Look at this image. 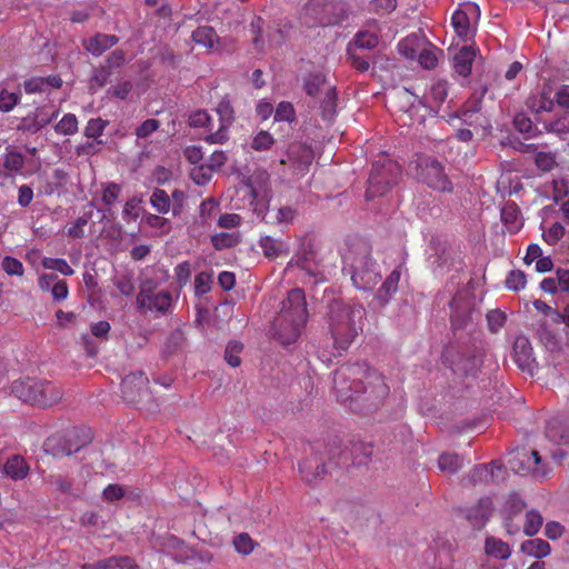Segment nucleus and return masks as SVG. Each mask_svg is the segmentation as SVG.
<instances>
[{
  "label": "nucleus",
  "instance_id": "f257e3e1",
  "mask_svg": "<svg viewBox=\"0 0 569 569\" xmlns=\"http://www.w3.org/2000/svg\"><path fill=\"white\" fill-rule=\"evenodd\" d=\"M350 378H352V383L349 389L355 390V392L362 390L369 399H382L388 395L389 388L379 372L370 369L365 363L353 365L342 367L335 373V386L341 401L351 399L350 396L343 393L345 387L342 386L343 381Z\"/></svg>",
  "mask_w": 569,
  "mask_h": 569
},
{
  "label": "nucleus",
  "instance_id": "f03ea898",
  "mask_svg": "<svg viewBox=\"0 0 569 569\" xmlns=\"http://www.w3.org/2000/svg\"><path fill=\"white\" fill-rule=\"evenodd\" d=\"M365 313L361 305L336 303L331 306L329 328L337 349L346 350L362 331Z\"/></svg>",
  "mask_w": 569,
  "mask_h": 569
},
{
  "label": "nucleus",
  "instance_id": "7ed1b4c3",
  "mask_svg": "<svg viewBox=\"0 0 569 569\" xmlns=\"http://www.w3.org/2000/svg\"><path fill=\"white\" fill-rule=\"evenodd\" d=\"M307 319L305 293L301 289H292L282 302L280 317L274 327L277 338L283 345L296 342Z\"/></svg>",
  "mask_w": 569,
  "mask_h": 569
},
{
  "label": "nucleus",
  "instance_id": "20e7f679",
  "mask_svg": "<svg viewBox=\"0 0 569 569\" xmlns=\"http://www.w3.org/2000/svg\"><path fill=\"white\" fill-rule=\"evenodd\" d=\"M448 123L457 131V138L465 142L470 141L473 134L487 136L491 128L487 117L480 112L478 102L458 113L449 114Z\"/></svg>",
  "mask_w": 569,
  "mask_h": 569
},
{
  "label": "nucleus",
  "instance_id": "39448f33",
  "mask_svg": "<svg viewBox=\"0 0 569 569\" xmlns=\"http://www.w3.org/2000/svg\"><path fill=\"white\" fill-rule=\"evenodd\" d=\"M12 392L23 402L42 407L51 406L62 397L61 390L57 386L32 378L16 381L12 386Z\"/></svg>",
  "mask_w": 569,
  "mask_h": 569
},
{
  "label": "nucleus",
  "instance_id": "423d86ee",
  "mask_svg": "<svg viewBox=\"0 0 569 569\" xmlns=\"http://www.w3.org/2000/svg\"><path fill=\"white\" fill-rule=\"evenodd\" d=\"M410 169L416 177L438 191H451L452 183L443 172L439 161L425 156H419L410 163Z\"/></svg>",
  "mask_w": 569,
  "mask_h": 569
},
{
  "label": "nucleus",
  "instance_id": "0eeeda50",
  "mask_svg": "<svg viewBox=\"0 0 569 569\" xmlns=\"http://www.w3.org/2000/svg\"><path fill=\"white\" fill-rule=\"evenodd\" d=\"M509 467L519 475H532L535 478H545L551 468L542 459L539 451H517L508 461Z\"/></svg>",
  "mask_w": 569,
  "mask_h": 569
},
{
  "label": "nucleus",
  "instance_id": "6e6552de",
  "mask_svg": "<svg viewBox=\"0 0 569 569\" xmlns=\"http://www.w3.org/2000/svg\"><path fill=\"white\" fill-rule=\"evenodd\" d=\"M247 189L250 194V206L257 214L263 213L269 208L271 200L270 177L267 171L258 170L247 180Z\"/></svg>",
  "mask_w": 569,
  "mask_h": 569
},
{
  "label": "nucleus",
  "instance_id": "1a4fd4ad",
  "mask_svg": "<svg viewBox=\"0 0 569 569\" xmlns=\"http://www.w3.org/2000/svg\"><path fill=\"white\" fill-rule=\"evenodd\" d=\"M397 172V163L390 160L382 164L375 163L369 177V187L366 193L367 198H375L376 196L383 194L388 187L396 182Z\"/></svg>",
  "mask_w": 569,
  "mask_h": 569
},
{
  "label": "nucleus",
  "instance_id": "9d476101",
  "mask_svg": "<svg viewBox=\"0 0 569 569\" xmlns=\"http://www.w3.org/2000/svg\"><path fill=\"white\" fill-rule=\"evenodd\" d=\"M351 280L360 290L372 289L380 280L378 266L369 257H358L352 266Z\"/></svg>",
  "mask_w": 569,
  "mask_h": 569
},
{
  "label": "nucleus",
  "instance_id": "9b49d317",
  "mask_svg": "<svg viewBox=\"0 0 569 569\" xmlns=\"http://www.w3.org/2000/svg\"><path fill=\"white\" fill-rule=\"evenodd\" d=\"M90 441V436L79 437L77 430L69 431L64 437L52 436L44 442V450L57 457L69 456L77 452Z\"/></svg>",
  "mask_w": 569,
  "mask_h": 569
},
{
  "label": "nucleus",
  "instance_id": "f8f14e48",
  "mask_svg": "<svg viewBox=\"0 0 569 569\" xmlns=\"http://www.w3.org/2000/svg\"><path fill=\"white\" fill-rule=\"evenodd\" d=\"M480 17L479 7L473 2H467L459 7L452 14L451 23L457 36L463 40L473 36V26Z\"/></svg>",
  "mask_w": 569,
  "mask_h": 569
},
{
  "label": "nucleus",
  "instance_id": "ddd939ff",
  "mask_svg": "<svg viewBox=\"0 0 569 569\" xmlns=\"http://www.w3.org/2000/svg\"><path fill=\"white\" fill-rule=\"evenodd\" d=\"M512 359L518 368L529 375H533L537 369V361L530 341L525 336H518L512 346Z\"/></svg>",
  "mask_w": 569,
  "mask_h": 569
},
{
  "label": "nucleus",
  "instance_id": "4468645a",
  "mask_svg": "<svg viewBox=\"0 0 569 569\" xmlns=\"http://www.w3.org/2000/svg\"><path fill=\"white\" fill-rule=\"evenodd\" d=\"M137 302L142 309L167 312L172 306L173 298L168 291L152 292L150 290L142 289L137 297Z\"/></svg>",
  "mask_w": 569,
  "mask_h": 569
},
{
  "label": "nucleus",
  "instance_id": "2eb2a0df",
  "mask_svg": "<svg viewBox=\"0 0 569 569\" xmlns=\"http://www.w3.org/2000/svg\"><path fill=\"white\" fill-rule=\"evenodd\" d=\"M148 378L139 371L128 375L121 382L123 397L128 401H137L144 391H147Z\"/></svg>",
  "mask_w": 569,
  "mask_h": 569
},
{
  "label": "nucleus",
  "instance_id": "dca6fc26",
  "mask_svg": "<svg viewBox=\"0 0 569 569\" xmlns=\"http://www.w3.org/2000/svg\"><path fill=\"white\" fill-rule=\"evenodd\" d=\"M493 512V506L490 498L480 499L477 505L471 506L467 510V519L476 529H481Z\"/></svg>",
  "mask_w": 569,
  "mask_h": 569
},
{
  "label": "nucleus",
  "instance_id": "f3484780",
  "mask_svg": "<svg viewBox=\"0 0 569 569\" xmlns=\"http://www.w3.org/2000/svg\"><path fill=\"white\" fill-rule=\"evenodd\" d=\"M216 112L219 116V128L216 132L206 137V140L210 143H223L228 139L227 128L232 122V109L229 102L222 101L219 103Z\"/></svg>",
  "mask_w": 569,
  "mask_h": 569
},
{
  "label": "nucleus",
  "instance_id": "a211bd4d",
  "mask_svg": "<svg viewBox=\"0 0 569 569\" xmlns=\"http://www.w3.org/2000/svg\"><path fill=\"white\" fill-rule=\"evenodd\" d=\"M264 220L266 223L274 226H288L296 219V210L291 207L284 206L276 210L269 208L261 214H257Z\"/></svg>",
  "mask_w": 569,
  "mask_h": 569
},
{
  "label": "nucleus",
  "instance_id": "6ab92c4d",
  "mask_svg": "<svg viewBox=\"0 0 569 569\" xmlns=\"http://www.w3.org/2000/svg\"><path fill=\"white\" fill-rule=\"evenodd\" d=\"M528 108L535 112H550L553 109L555 102L552 98V90L549 86L542 88L539 96L531 97L528 102Z\"/></svg>",
  "mask_w": 569,
  "mask_h": 569
},
{
  "label": "nucleus",
  "instance_id": "aec40b11",
  "mask_svg": "<svg viewBox=\"0 0 569 569\" xmlns=\"http://www.w3.org/2000/svg\"><path fill=\"white\" fill-rule=\"evenodd\" d=\"M476 57V50L472 47H462L453 57V68L457 73L467 77L471 72V66Z\"/></svg>",
  "mask_w": 569,
  "mask_h": 569
},
{
  "label": "nucleus",
  "instance_id": "412c9836",
  "mask_svg": "<svg viewBox=\"0 0 569 569\" xmlns=\"http://www.w3.org/2000/svg\"><path fill=\"white\" fill-rule=\"evenodd\" d=\"M425 39L418 33H412L398 43V50L406 59H416L421 48L425 46Z\"/></svg>",
  "mask_w": 569,
  "mask_h": 569
},
{
  "label": "nucleus",
  "instance_id": "4be33fe9",
  "mask_svg": "<svg viewBox=\"0 0 569 569\" xmlns=\"http://www.w3.org/2000/svg\"><path fill=\"white\" fill-rule=\"evenodd\" d=\"M259 244L263 254L270 259L288 253L289 251V247L284 241L272 238L270 236L261 237Z\"/></svg>",
  "mask_w": 569,
  "mask_h": 569
},
{
  "label": "nucleus",
  "instance_id": "5701e85b",
  "mask_svg": "<svg viewBox=\"0 0 569 569\" xmlns=\"http://www.w3.org/2000/svg\"><path fill=\"white\" fill-rule=\"evenodd\" d=\"M520 550L529 557L541 559L550 553L551 548L547 541L535 538L523 541L520 546Z\"/></svg>",
  "mask_w": 569,
  "mask_h": 569
},
{
  "label": "nucleus",
  "instance_id": "b1692460",
  "mask_svg": "<svg viewBox=\"0 0 569 569\" xmlns=\"http://www.w3.org/2000/svg\"><path fill=\"white\" fill-rule=\"evenodd\" d=\"M501 473V466L498 463H492L490 467L486 465H480L473 468L471 473V481L473 483L478 482H490L496 481Z\"/></svg>",
  "mask_w": 569,
  "mask_h": 569
},
{
  "label": "nucleus",
  "instance_id": "393cba45",
  "mask_svg": "<svg viewBox=\"0 0 569 569\" xmlns=\"http://www.w3.org/2000/svg\"><path fill=\"white\" fill-rule=\"evenodd\" d=\"M114 36L97 34L86 42V49L93 56H101L107 49L117 43Z\"/></svg>",
  "mask_w": 569,
  "mask_h": 569
},
{
  "label": "nucleus",
  "instance_id": "a878e982",
  "mask_svg": "<svg viewBox=\"0 0 569 569\" xmlns=\"http://www.w3.org/2000/svg\"><path fill=\"white\" fill-rule=\"evenodd\" d=\"M485 551L488 556L500 560H506L511 555L510 546L496 537H488L486 539Z\"/></svg>",
  "mask_w": 569,
  "mask_h": 569
},
{
  "label": "nucleus",
  "instance_id": "bb28decb",
  "mask_svg": "<svg viewBox=\"0 0 569 569\" xmlns=\"http://www.w3.org/2000/svg\"><path fill=\"white\" fill-rule=\"evenodd\" d=\"M400 280V270L395 269L382 283L378 291L377 299L381 306L386 305L390 296L398 289V282Z\"/></svg>",
  "mask_w": 569,
  "mask_h": 569
},
{
  "label": "nucleus",
  "instance_id": "cd10ccee",
  "mask_svg": "<svg viewBox=\"0 0 569 569\" xmlns=\"http://www.w3.org/2000/svg\"><path fill=\"white\" fill-rule=\"evenodd\" d=\"M4 473L13 480L23 479L29 471V467L27 466L23 458L19 456H13L8 459L4 465Z\"/></svg>",
  "mask_w": 569,
  "mask_h": 569
},
{
  "label": "nucleus",
  "instance_id": "c85d7f7f",
  "mask_svg": "<svg viewBox=\"0 0 569 569\" xmlns=\"http://www.w3.org/2000/svg\"><path fill=\"white\" fill-rule=\"evenodd\" d=\"M547 437L560 446L569 447V426L562 427L558 421H549L546 429Z\"/></svg>",
  "mask_w": 569,
  "mask_h": 569
},
{
  "label": "nucleus",
  "instance_id": "c756f323",
  "mask_svg": "<svg viewBox=\"0 0 569 569\" xmlns=\"http://www.w3.org/2000/svg\"><path fill=\"white\" fill-rule=\"evenodd\" d=\"M525 507V502L518 496H512L507 502L506 510L508 512V518L506 519V529L509 535H515L519 531V526L513 525L511 521V516L520 512Z\"/></svg>",
  "mask_w": 569,
  "mask_h": 569
},
{
  "label": "nucleus",
  "instance_id": "7c9ffc66",
  "mask_svg": "<svg viewBox=\"0 0 569 569\" xmlns=\"http://www.w3.org/2000/svg\"><path fill=\"white\" fill-rule=\"evenodd\" d=\"M192 39L196 43L211 49L214 47L218 37L212 28L200 27L192 32Z\"/></svg>",
  "mask_w": 569,
  "mask_h": 569
},
{
  "label": "nucleus",
  "instance_id": "2f4dec72",
  "mask_svg": "<svg viewBox=\"0 0 569 569\" xmlns=\"http://www.w3.org/2000/svg\"><path fill=\"white\" fill-rule=\"evenodd\" d=\"M151 206L160 213H168L171 201L168 193L162 189H156L150 197Z\"/></svg>",
  "mask_w": 569,
  "mask_h": 569
},
{
  "label": "nucleus",
  "instance_id": "473e14b6",
  "mask_svg": "<svg viewBox=\"0 0 569 569\" xmlns=\"http://www.w3.org/2000/svg\"><path fill=\"white\" fill-rule=\"evenodd\" d=\"M542 526V516L537 510H529L526 512V521L523 525L525 535L535 536Z\"/></svg>",
  "mask_w": 569,
  "mask_h": 569
},
{
  "label": "nucleus",
  "instance_id": "72a5a7b5",
  "mask_svg": "<svg viewBox=\"0 0 569 569\" xmlns=\"http://www.w3.org/2000/svg\"><path fill=\"white\" fill-rule=\"evenodd\" d=\"M41 264L44 269L56 270L63 276H71L74 272L64 259L44 257Z\"/></svg>",
  "mask_w": 569,
  "mask_h": 569
},
{
  "label": "nucleus",
  "instance_id": "f704fd0d",
  "mask_svg": "<svg viewBox=\"0 0 569 569\" xmlns=\"http://www.w3.org/2000/svg\"><path fill=\"white\" fill-rule=\"evenodd\" d=\"M238 241L239 237L236 232H220L211 237V242L213 247L218 250L230 248L237 244Z\"/></svg>",
  "mask_w": 569,
  "mask_h": 569
},
{
  "label": "nucleus",
  "instance_id": "c9c22d12",
  "mask_svg": "<svg viewBox=\"0 0 569 569\" xmlns=\"http://www.w3.org/2000/svg\"><path fill=\"white\" fill-rule=\"evenodd\" d=\"M438 465L441 471L455 473L458 469H460L462 462L457 455L443 453L439 457Z\"/></svg>",
  "mask_w": 569,
  "mask_h": 569
},
{
  "label": "nucleus",
  "instance_id": "e433bc0d",
  "mask_svg": "<svg viewBox=\"0 0 569 569\" xmlns=\"http://www.w3.org/2000/svg\"><path fill=\"white\" fill-rule=\"evenodd\" d=\"M56 131L66 136L76 133L78 131L77 117L72 113L64 114L62 119L57 123Z\"/></svg>",
  "mask_w": 569,
  "mask_h": 569
},
{
  "label": "nucleus",
  "instance_id": "4c0bfd02",
  "mask_svg": "<svg viewBox=\"0 0 569 569\" xmlns=\"http://www.w3.org/2000/svg\"><path fill=\"white\" fill-rule=\"evenodd\" d=\"M417 59L425 69L435 68L438 61L436 50L426 43L418 53Z\"/></svg>",
  "mask_w": 569,
  "mask_h": 569
},
{
  "label": "nucleus",
  "instance_id": "58836bf2",
  "mask_svg": "<svg viewBox=\"0 0 569 569\" xmlns=\"http://www.w3.org/2000/svg\"><path fill=\"white\" fill-rule=\"evenodd\" d=\"M1 267L8 276L21 277L24 273V267L17 258L7 256L1 261Z\"/></svg>",
  "mask_w": 569,
  "mask_h": 569
},
{
  "label": "nucleus",
  "instance_id": "ea45409f",
  "mask_svg": "<svg viewBox=\"0 0 569 569\" xmlns=\"http://www.w3.org/2000/svg\"><path fill=\"white\" fill-rule=\"evenodd\" d=\"M212 172L210 166L199 164L191 169L190 177L197 184L203 186L210 181Z\"/></svg>",
  "mask_w": 569,
  "mask_h": 569
},
{
  "label": "nucleus",
  "instance_id": "a19ab883",
  "mask_svg": "<svg viewBox=\"0 0 569 569\" xmlns=\"http://www.w3.org/2000/svg\"><path fill=\"white\" fill-rule=\"evenodd\" d=\"M144 222L148 227L159 230L161 234H166L171 229V223L168 219L149 213L144 217Z\"/></svg>",
  "mask_w": 569,
  "mask_h": 569
},
{
  "label": "nucleus",
  "instance_id": "79ce46f5",
  "mask_svg": "<svg viewBox=\"0 0 569 569\" xmlns=\"http://www.w3.org/2000/svg\"><path fill=\"white\" fill-rule=\"evenodd\" d=\"M273 142L272 136L268 131L262 130L253 137L251 148L256 151H266L272 147Z\"/></svg>",
  "mask_w": 569,
  "mask_h": 569
},
{
  "label": "nucleus",
  "instance_id": "37998d69",
  "mask_svg": "<svg viewBox=\"0 0 569 569\" xmlns=\"http://www.w3.org/2000/svg\"><path fill=\"white\" fill-rule=\"evenodd\" d=\"M236 550L241 555H249L253 551L256 543L248 533H240L233 539Z\"/></svg>",
  "mask_w": 569,
  "mask_h": 569
},
{
  "label": "nucleus",
  "instance_id": "c03bdc74",
  "mask_svg": "<svg viewBox=\"0 0 569 569\" xmlns=\"http://www.w3.org/2000/svg\"><path fill=\"white\" fill-rule=\"evenodd\" d=\"M545 128L547 131L555 132L565 138L566 134H569V112L556 121L546 124Z\"/></svg>",
  "mask_w": 569,
  "mask_h": 569
},
{
  "label": "nucleus",
  "instance_id": "a18cd8bd",
  "mask_svg": "<svg viewBox=\"0 0 569 569\" xmlns=\"http://www.w3.org/2000/svg\"><path fill=\"white\" fill-rule=\"evenodd\" d=\"M211 121V117L204 110H198L193 112L189 118V123L191 127L207 128L209 130L213 129Z\"/></svg>",
  "mask_w": 569,
  "mask_h": 569
},
{
  "label": "nucleus",
  "instance_id": "49530a36",
  "mask_svg": "<svg viewBox=\"0 0 569 569\" xmlns=\"http://www.w3.org/2000/svg\"><path fill=\"white\" fill-rule=\"evenodd\" d=\"M565 236V227L559 223H552L547 230H543V240L549 244H556Z\"/></svg>",
  "mask_w": 569,
  "mask_h": 569
},
{
  "label": "nucleus",
  "instance_id": "de8ad7c7",
  "mask_svg": "<svg viewBox=\"0 0 569 569\" xmlns=\"http://www.w3.org/2000/svg\"><path fill=\"white\" fill-rule=\"evenodd\" d=\"M19 94L16 92H9L3 89L0 91V111L9 112L11 111L17 103L19 102Z\"/></svg>",
  "mask_w": 569,
  "mask_h": 569
},
{
  "label": "nucleus",
  "instance_id": "09e8293b",
  "mask_svg": "<svg viewBox=\"0 0 569 569\" xmlns=\"http://www.w3.org/2000/svg\"><path fill=\"white\" fill-rule=\"evenodd\" d=\"M242 350V345L238 341H231L226 348V360L231 367H238L241 363L239 353Z\"/></svg>",
  "mask_w": 569,
  "mask_h": 569
},
{
  "label": "nucleus",
  "instance_id": "8fccbe9b",
  "mask_svg": "<svg viewBox=\"0 0 569 569\" xmlns=\"http://www.w3.org/2000/svg\"><path fill=\"white\" fill-rule=\"evenodd\" d=\"M526 276L520 270H513L511 271L507 279H506V286L508 289L513 291H519L525 288L526 286Z\"/></svg>",
  "mask_w": 569,
  "mask_h": 569
},
{
  "label": "nucleus",
  "instance_id": "3c124183",
  "mask_svg": "<svg viewBox=\"0 0 569 569\" xmlns=\"http://www.w3.org/2000/svg\"><path fill=\"white\" fill-rule=\"evenodd\" d=\"M212 277L209 272H200L194 279V292L198 296L207 293L211 288Z\"/></svg>",
  "mask_w": 569,
  "mask_h": 569
},
{
  "label": "nucleus",
  "instance_id": "603ef678",
  "mask_svg": "<svg viewBox=\"0 0 569 569\" xmlns=\"http://www.w3.org/2000/svg\"><path fill=\"white\" fill-rule=\"evenodd\" d=\"M98 566L102 569H136V566L129 558H110Z\"/></svg>",
  "mask_w": 569,
  "mask_h": 569
},
{
  "label": "nucleus",
  "instance_id": "864d4df0",
  "mask_svg": "<svg viewBox=\"0 0 569 569\" xmlns=\"http://www.w3.org/2000/svg\"><path fill=\"white\" fill-rule=\"evenodd\" d=\"M312 463L310 461H306L300 466V472L302 473L303 478L308 482H315L318 478H320L326 472L325 466H316L317 471L313 473L311 472Z\"/></svg>",
  "mask_w": 569,
  "mask_h": 569
},
{
  "label": "nucleus",
  "instance_id": "5fc2aeb1",
  "mask_svg": "<svg viewBox=\"0 0 569 569\" xmlns=\"http://www.w3.org/2000/svg\"><path fill=\"white\" fill-rule=\"evenodd\" d=\"M106 126H107V122L100 118L91 119V120H89V122L86 126L84 134L88 138H98L99 136L102 134Z\"/></svg>",
  "mask_w": 569,
  "mask_h": 569
},
{
  "label": "nucleus",
  "instance_id": "6e6d98bb",
  "mask_svg": "<svg viewBox=\"0 0 569 569\" xmlns=\"http://www.w3.org/2000/svg\"><path fill=\"white\" fill-rule=\"evenodd\" d=\"M487 321H488L489 330L491 332H497L502 328V326L506 321V316L503 312H501L499 310H491L487 315Z\"/></svg>",
  "mask_w": 569,
  "mask_h": 569
},
{
  "label": "nucleus",
  "instance_id": "4d7b16f0",
  "mask_svg": "<svg viewBox=\"0 0 569 569\" xmlns=\"http://www.w3.org/2000/svg\"><path fill=\"white\" fill-rule=\"evenodd\" d=\"M295 117L293 107L289 102H280L274 111L276 121H291Z\"/></svg>",
  "mask_w": 569,
  "mask_h": 569
},
{
  "label": "nucleus",
  "instance_id": "13d9d810",
  "mask_svg": "<svg viewBox=\"0 0 569 569\" xmlns=\"http://www.w3.org/2000/svg\"><path fill=\"white\" fill-rule=\"evenodd\" d=\"M378 43V38L370 32H359L355 39V44L361 49H371Z\"/></svg>",
  "mask_w": 569,
  "mask_h": 569
},
{
  "label": "nucleus",
  "instance_id": "bf43d9fd",
  "mask_svg": "<svg viewBox=\"0 0 569 569\" xmlns=\"http://www.w3.org/2000/svg\"><path fill=\"white\" fill-rule=\"evenodd\" d=\"M536 164L543 171H549L556 166V156L551 152H539L536 156Z\"/></svg>",
  "mask_w": 569,
  "mask_h": 569
},
{
  "label": "nucleus",
  "instance_id": "052dcab7",
  "mask_svg": "<svg viewBox=\"0 0 569 569\" xmlns=\"http://www.w3.org/2000/svg\"><path fill=\"white\" fill-rule=\"evenodd\" d=\"M325 83L321 74H310L305 81V88L309 96H316Z\"/></svg>",
  "mask_w": 569,
  "mask_h": 569
},
{
  "label": "nucleus",
  "instance_id": "680f3d73",
  "mask_svg": "<svg viewBox=\"0 0 569 569\" xmlns=\"http://www.w3.org/2000/svg\"><path fill=\"white\" fill-rule=\"evenodd\" d=\"M159 128V121L154 119H148L140 127L137 128L136 134L138 138H147Z\"/></svg>",
  "mask_w": 569,
  "mask_h": 569
},
{
  "label": "nucleus",
  "instance_id": "e2e57ef3",
  "mask_svg": "<svg viewBox=\"0 0 569 569\" xmlns=\"http://www.w3.org/2000/svg\"><path fill=\"white\" fill-rule=\"evenodd\" d=\"M69 295V289L67 282L64 280L57 279L54 286L51 288V296L57 301H62L67 299Z\"/></svg>",
  "mask_w": 569,
  "mask_h": 569
},
{
  "label": "nucleus",
  "instance_id": "0e129e2a",
  "mask_svg": "<svg viewBox=\"0 0 569 569\" xmlns=\"http://www.w3.org/2000/svg\"><path fill=\"white\" fill-rule=\"evenodd\" d=\"M563 533V527L556 521H549L547 522L545 527V535L547 538L551 540L559 539Z\"/></svg>",
  "mask_w": 569,
  "mask_h": 569
},
{
  "label": "nucleus",
  "instance_id": "69168bd1",
  "mask_svg": "<svg viewBox=\"0 0 569 569\" xmlns=\"http://www.w3.org/2000/svg\"><path fill=\"white\" fill-rule=\"evenodd\" d=\"M241 217L237 213H226L222 214L219 220L218 224L221 228H234L240 224Z\"/></svg>",
  "mask_w": 569,
  "mask_h": 569
},
{
  "label": "nucleus",
  "instance_id": "338daca9",
  "mask_svg": "<svg viewBox=\"0 0 569 569\" xmlns=\"http://www.w3.org/2000/svg\"><path fill=\"white\" fill-rule=\"evenodd\" d=\"M190 266L188 262H182L176 267L174 274L180 286L187 283L190 277Z\"/></svg>",
  "mask_w": 569,
  "mask_h": 569
},
{
  "label": "nucleus",
  "instance_id": "774afa93",
  "mask_svg": "<svg viewBox=\"0 0 569 569\" xmlns=\"http://www.w3.org/2000/svg\"><path fill=\"white\" fill-rule=\"evenodd\" d=\"M556 279L559 286V291L567 292L569 291V270L568 269H559L556 273Z\"/></svg>",
  "mask_w": 569,
  "mask_h": 569
}]
</instances>
